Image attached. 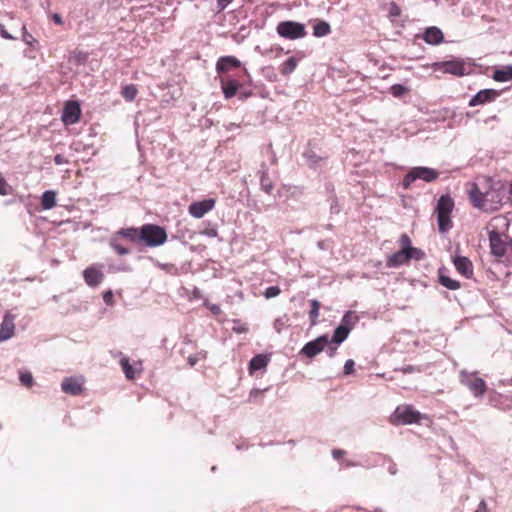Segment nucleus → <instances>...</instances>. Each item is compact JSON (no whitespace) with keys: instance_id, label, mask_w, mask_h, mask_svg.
Segmentation results:
<instances>
[{"instance_id":"nucleus-30","label":"nucleus","mask_w":512,"mask_h":512,"mask_svg":"<svg viewBox=\"0 0 512 512\" xmlns=\"http://www.w3.org/2000/svg\"><path fill=\"white\" fill-rule=\"evenodd\" d=\"M119 239L120 238L118 236L113 234L108 242L110 248L120 256L128 255L130 253V249L122 245Z\"/></svg>"},{"instance_id":"nucleus-22","label":"nucleus","mask_w":512,"mask_h":512,"mask_svg":"<svg viewBox=\"0 0 512 512\" xmlns=\"http://www.w3.org/2000/svg\"><path fill=\"white\" fill-rule=\"evenodd\" d=\"M422 39L429 45H439L444 41V35L438 27L431 26L423 32Z\"/></svg>"},{"instance_id":"nucleus-48","label":"nucleus","mask_w":512,"mask_h":512,"mask_svg":"<svg viewBox=\"0 0 512 512\" xmlns=\"http://www.w3.org/2000/svg\"><path fill=\"white\" fill-rule=\"evenodd\" d=\"M355 362L352 359H348L344 364V374L350 375L354 371Z\"/></svg>"},{"instance_id":"nucleus-14","label":"nucleus","mask_w":512,"mask_h":512,"mask_svg":"<svg viewBox=\"0 0 512 512\" xmlns=\"http://www.w3.org/2000/svg\"><path fill=\"white\" fill-rule=\"evenodd\" d=\"M500 95V92L495 89H483L477 92L469 101L468 105L470 107H475L478 105H483L486 103H490L494 101L498 96Z\"/></svg>"},{"instance_id":"nucleus-36","label":"nucleus","mask_w":512,"mask_h":512,"mask_svg":"<svg viewBox=\"0 0 512 512\" xmlns=\"http://www.w3.org/2000/svg\"><path fill=\"white\" fill-rule=\"evenodd\" d=\"M439 282L442 286L446 287L449 290H457L460 288V283L457 280H454L446 275L439 276Z\"/></svg>"},{"instance_id":"nucleus-11","label":"nucleus","mask_w":512,"mask_h":512,"mask_svg":"<svg viewBox=\"0 0 512 512\" xmlns=\"http://www.w3.org/2000/svg\"><path fill=\"white\" fill-rule=\"evenodd\" d=\"M81 116L80 104L77 101H69L66 103L62 113V121L65 125H73L77 123Z\"/></svg>"},{"instance_id":"nucleus-21","label":"nucleus","mask_w":512,"mask_h":512,"mask_svg":"<svg viewBox=\"0 0 512 512\" xmlns=\"http://www.w3.org/2000/svg\"><path fill=\"white\" fill-rule=\"evenodd\" d=\"M195 232L189 229L186 225L178 222L176 225L175 233L172 235V239L181 242L183 245L188 244L195 236Z\"/></svg>"},{"instance_id":"nucleus-18","label":"nucleus","mask_w":512,"mask_h":512,"mask_svg":"<svg viewBox=\"0 0 512 512\" xmlns=\"http://www.w3.org/2000/svg\"><path fill=\"white\" fill-rule=\"evenodd\" d=\"M61 389L66 394L78 396L83 392V382L75 377H66L61 383Z\"/></svg>"},{"instance_id":"nucleus-50","label":"nucleus","mask_w":512,"mask_h":512,"mask_svg":"<svg viewBox=\"0 0 512 512\" xmlns=\"http://www.w3.org/2000/svg\"><path fill=\"white\" fill-rule=\"evenodd\" d=\"M103 301L107 305H113V303H114V295H113V292L111 290H108V291L103 293Z\"/></svg>"},{"instance_id":"nucleus-6","label":"nucleus","mask_w":512,"mask_h":512,"mask_svg":"<svg viewBox=\"0 0 512 512\" xmlns=\"http://www.w3.org/2000/svg\"><path fill=\"white\" fill-rule=\"evenodd\" d=\"M350 318V312H347L343 319L342 324H340L334 331V334L331 340L328 339L326 335H322V351L328 348L329 356H333L334 350L330 347L331 344H335L336 346L340 345L349 335L350 328L345 324L348 322Z\"/></svg>"},{"instance_id":"nucleus-26","label":"nucleus","mask_w":512,"mask_h":512,"mask_svg":"<svg viewBox=\"0 0 512 512\" xmlns=\"http://www.w3.org/2000/svg\"><path fill=\"white\" fill-rule=\"evenodd\" d=\"M320 353V336L314 340L306 343L300 350V356H306L307 358H313Z\"/></svg>"},{"instance_id":"nucleus-12","label":"nucleus","mask_w":512,"mask_h":512,"mask_svg":"<svg viewBox=\"0 0 512 512\" xmlns=\"http://www.w3.org/2000/svg\"><path fill=\"white\" fill-rule=\"evenodd\" d=\"M21 40L26 44L27 49L25 50V55L31 59L35 58V55H32V52H39L41 50V45L38 39H36L30 32H28L26 24L21 25Z\"/></svg>"},{"instance_id":"nucleus-37","label":"nucleus","mask_w":512,"mask_h":512,"mask_svg":"<svg viewBox=\"0 0 512 512\" xmlns=\"http://www.w3.org/2000/svg\"><path fill=\"white\" fill-rule=\"evenodd\" d=\"M288 326L289 317L286 314L276 318L273 322V328L278 334H280L283 331V329L287 328Z\"/></svg>"},{"instance_id":"nucleus-28","label":"nucleus","mask_w":512,"mask_h":512,"mask_svg":"<svg viewBox=\"0 0 512 512\" xmlns=\"http://www.w3.org/2000/svg\"><path fill=\"white\" fill-rule=\"evenodd\" d=\"M408 261L409 260H408L407 251L400 249L399 251L395 252L387 259V266L390 268H395V267L404 265Z\"/></svg>"},{"instance_id":"nucleus-17","label":"nucleus","mask_w":512,"mask_h":512,"mask_svg":"<svg viewBox=\"0 0 512 512\" xmlns=\"http://www.w3.org/2000/svg\"><path fill=\"white\" fill-rule=\"evenodd\" d=\"M240 67V60L237 57L231 55L221 56L216 62V71L218 74L227 73Z\"/></svg>"},{"instance_id":"nucleus-10","label":"nucleus","mask_w":512,"mask_h":512,"mask_svg":"<svg viewBox=\"0 0 512 512\" xmlns=\"http://www.w3.org/2000/svg\"><path fill=\"white\" fill-rule=\"evenodd\" d=\"M83 278L85 283L92 288H95L100 285L104 278V273L102 272V265L93 264L88 266L83 271Z\"/></svg>"},{"instance_id":"nucleus-13","label":"nucleus","mask_w":512,"mask_h":512,"mask_svg":"<svg viewBox=\"0 0 512 512\" xmlns=\"http://www.w3.org/2000/svg\"><path fill=\"white\" fill-rule=\"evenodd\" d=\"M215 199L209 198L201 201L193 202L189 205V213L195 218H202L207 212L211 211L215 206Z\"/></svg>"},{"instance_id":"nucleus-4","label":"nucleus","mask_w":512,"mask_h":512,"mask_svg":"<svg viewBox=\"0 0 512 512\" xmlns=\"http://www.w3.org/2000/svg\"><path fill=\"white\" fill-rule=\"evenodd\" d=\"M460 383L467 387L476 398L483 397L487 389L486 382L477 376V372L462 370L460 372Z\"/></svg>"},{"instance_id":"nucleus-53","label":"nucleus","mask_w":512,"mask_h":512,"mask_svg":"<svg viewBox=\"0 0 512 512\" xmlns=\"http://www.w3.org/2000/svg\"><path fill=\"white\" fill-rule=\"evenodd\" d=\"M344 455H346V451L345 450H342V449H334V450H332V456L336 460L340 459Z\"/></svg>"},{"instance_id":"nucleus-24","label":"nucleus","mask_w":512,"mask_h":512,"mask_svg":"<svg viewBox=\"0 0 512 512\" xmlns=\"http://www.w3.org/2000/svg\"><path fill=\"white\" fill-rule=\"evenodd\" d=\"M317 149L316 141H310L303 153L306 164L311 168H315L320 160V157L317 154Z\"/></svg>"},{"instance_id":"nucleus-16","label":"nucleus","mask_w":512,"mask_h":512,"mask_svg":"<svg viewBox=\"0 0 512 512\" xmlns=\"http://www.w3.org/2000/svg\"><path fill=\"white\" fill-rule=\"evenodd\" d=\"M433 67L435 70H442L445 73H449L455 76L464 75V65L461 61L458 60L437 62L433 64Z\"/></svg>"},{"instance_id":"nucleus-34","label":"nucleus","mask_w":512,"mask_h":512,"mask_svg":"<svg viewBox=\"0 0 512 512\" xmlns=\"http://www.w3.org/2000/svg\"><path fill=\"white\" fill-rule=\"evenodd\" d=\"M120 93H121V96L125 99V101L132 102L135 100V98L138 94V89L135 84H127L122 87Z\"/></svg>"},{"instance_id":"nucleus-47","label":"nucleus","mask_w":512,"mask_h":512,"mask_svg":"<svg viewBox=\"0 0 512 512\" xmlns=\"http://www.w3.org/2000/svg\"><path fill=\"white\" fill-rule=\"evenodd\" d=\"M0 35H1L2 38L7 39V40H16V39H18V37L13 36L12 34H10L7 31L5 25L2 24V23H0Z\"/></svg>"},{"instance_id":"nucleus-52","label":"nucleus","mask_w":512,"mask_h":512,"mask_svg":"<svg viewBox=\"0 0 512 512\" xmlns=\"http://www.w3.org/2000/svg\"><path fill=\"white\" fill-rule=\"evenodd\" d=\"M233 0H216L218 11H223Z\"/></svg>"},{"instance_id":"nucleus-33","label":"nucleus","mask_w":512,"mask_h":512,"mask_svg":"<svg viewBox=\"0 0 512 512\" xmlns=\"http://www.w3.org/2000/svg\"><path fill=\"white\" fill-rule=\"evenodd\" d=\"M297 64H298V60L295 58V57H289L288 59H286L285 61H283L279 67V72L284 75V76H287L289 74H291L297 67Z\"/></svg>"},{"instance_id":"nucleus-51","label":"nucleus","mask_w":512,"mask_h":512,"mask_svg":"<svg viewBox=\"0 0 512 512\" xmlns=\"http://www.w3.org/2000/svg\"><path fill=\"white\" fill-rule=\"evenodd\" d=\"M53 160L56 165H63L69 162L63 154H56Z\"/></svg>"},{"instance_id":"nucleus-63","label":"nucleus","mask_w":512,"mask_h":512,"mask_svg":"<svg viewBox=\"0 0 512 512\" xmlns=\"http://www.w3.org/2000/svg\"><path fill=\"white\" fill-rule=\"evenodd\" d=\"M343 465H344L345 467H354V466H356V464H355L354 462L349 461V460H345V461H343Z\"/></svg>"},{"instance_id":"nucleus-46","label":"nucleus","mask_w":512,"mask_h":512,"mask_svg":"<svg viewBox=\"0 0 512 512\" xmlns=\"http://www.w3.org/2000/svg\"><path fill=\"white\" fill-rule=\"evenodd\" d=\"M400 14H401L400 7L395 2H391L389 5V16L391 18H396V17L400 16Z\"/></svg>"},{"instance_id":"nucleus-31","label":"nucleus","mask_w":512,"mask_h":512,"mask_svg":"<svg viewBox=\"0 0 512 512\" xmlns=\"http://www.w3.org/2000/svg\"><path fill=\"white\" fill-rule=\"evenodd\" d=\"M147 259L158 269L164 271L167 274L176 275L178 273V268L176 265L172 263H161L157 259L152 256H148Z\"/></svg>"},{"instance_id":"nucleus-20","label":"nucleus","mask_w":512,"mask_h":512,"mask_svg":"<svg viewBox=\"0 0 512 512\" xmlns=\"http://www.w3.org/2000/svg\"><path fill=\"white\" fill-rule=\"evenodd\" d=\"M456 270L465 278H471L473 276V264L464 256H456L453 259Z\"/></svg>"},{"instance_id":"nucleus-3","label":"nucleus","mask_w":512,"mask_h":512,"mask_svg":"<svg viewBox=\"0 0 512 512\" xmlns=\"http://www.w3.org/2000/svg\"><path fill=\"white\" fill-rule=\"evenodd\" d=\"M454 208V201L449 195H442L437 201L436 213L439 232L444 234L452 228L450 215Z\"/></svg>"},{"instance_id":"nucleus-7","label":"nucleus","mask_w":512,"mask_h":512,"mask_svg":"<svg viewBox=\"0 0 512 512\" xmlns=\"http://www.w3.org/2000/svg\"><path fill=\"white\" fill-rule=\"evenodd\" d=\"M422 415L412 406H399L395 409L393 414L390 416V421L394 425H406L412 423H418Z\"/></svg>"},{"instance_id":"nucleus-1","label":"nucleus","mask_w":512,"mask_h":512,"mask_svg":"<svg viewBox=\"0 0 512 512\" xmlns=\"http://www.w3.org/2000/svg\"><path fill=\"white\" fill-rule=\"evenodd\" d=\"M468 194L473 206L486 213L498 211L502 206V195L497 189L489 188L482 191L474 183L468 189Z\"/></svg>"},{"instance_id":"nucleus-15","label":"nucleus","mask_w":512,"mask_h":512,"mask_svg":"<svg viewBox=\"0 0 512 512\" xmlns=\"http://www.w3.org/2000/svg\"><path fill=\"white\" fill-rule=\"evenodd\" d=\"M15 315L7 311L0 325V342L9 340L15 332Z\"/></svg>"},{"instance_id":"nucleus-42","label":"nucleus","mask_w":512,"mask_h":512,"mask_svg":"<svg viewBox=\"0 0 512 512\" xmlns=\"http://www.w3.org/2000/svg\"><path fill=\"white\" fill-rule=\"evenodd\" d=\"M19 380L26 387H31L34 382L33 376L29 371L20 373Z\"/></svg>"},{"instance_id":"nucleus-64","label":"nucleus","mask_w":512,"mask_h":512,"mask_svg":"<svg viewBox=\"0 0 512 512\" xmlns=\"http://www.w3.org/2000/svg\"><path fill=\"white\" fill-rule=\"evenodd\" d=\"M196 356L199 357V359H205L206 356H207V352L206 351H200L196 354Z\"/></svg>"},{"instance_id":"nucleus-25","label":"nucleus","mask_w":512,"mask_h":512,"mask_svg":"<svg viewBox=\"0 0 512 512\" xmlns=\"http://www.w3.org/2000/svg\"><path fill=\"white\" fill-rule=\"evenodd\" d=\"M259 177L261 189L265 193L271 194L274 189V182L272 177L270 178L268 168L264 163L261 165V168L259 170Z\"/></svg>"},{"instance_id":"nucleus-2","label":"nucleus","mask_w":512,"mask_h":512,"mask_svg":"<svg viewBox=\"0 0 512 512\" xmlns=\"http://www.w3.org/2000/svg\"><path fill=\"white\" fill-rule=\"evenodd\" d=\"M167 232L164 227L156 224L147 223L141 226L140 248H156L166 243Z\"/></svg>"},{"instance_id":"nucleus-43","label":"nucleus","mask_w":512,"mask_h":512,"mask_svg":"<svg viewBox=\"0 0 512 512\" xmlns=\"http://www.w3.org/2000/svg\"><path fill=\"white\" fill-rule=\"evenodd\" d=\"M281 290L278 286H269L264 291V296L267 299L274 298L280 294Z\"/></svg>"},{"instance_id":"nucleus-58","label":"nucleus","mask_w":512,"mask_h":512,"mask_svg":"<svg viewBox=\"0 0 512 512\" xmlns=\"http://www.w3.org/2000/svg\"><path fill=\"white\" fill-rule=\"evenodd\" d=\"M330 209H331V213H336L337 214L340 211V207H339L338 203L334 199H332V201H331Z\"/></svg>"},{"instance_id":"nucleus-27","label":"nucleus","mask_w":512,"mask_h":512,"mask_svg":"<svg viewBox=\"0 0 512 512\" xmlns=\"http://www.w3.org/2000/svg\"><path fill=\"white\" fill-rule=\"evenodd\" d=\"M269 361H270V357L266 354H258L256 356H254L249 362L248 369H249L250 374H252L255 371H259V370L266 368Z\"/></svg>"},{"instance_id":"nucleus-5","label":"nucleus","mask_w":512,"mask_h":512,"mask_svg":"<svg viewBox=\"0 0 512 512\" xmlns=\"http://www.w3.org/2000/svg\"><path fill=\"white\" fill-rule=\"evenodd\" d=\"M439 177L437 170L429 167L418 166L412 168L403 178L402 185L405 189L409 188L410 185L416 180H423L425 182H433Z\"/></svg>"},{"instance_id":"nucleus-8","label":"nucleus","mask_w":512,"mask_h":512,"mask_svg":"<svg viewBox=\"0 0 512 512\" xmlns=\"http://www.w3.org/2000/svg\"><path fill=\"white\" fill-rule=\"evenodd\" d=\"M245 78L248 82H251L250 74L246 68L243 69L242 75H239L238 79L231 76L221 78L220 83L224 97L231 99L236 96L238 90L242 87V83L245 82Z\"/></svg>"},{"instance_id":"nucleus-23","label":"nucleus","mask_w":512,"mask_h":512,"mask_svg":"<svg viewBox=\"0 0 512 512\" xmlns=\"http://www.w3.org/2000/svg\"><path fill=\"white\" fill-rule=\"evenodd\" d=\"M114 234L119 238H123L131 243H138L140 245L141 227L121 228Z\"/></svg>"},{"instance_id":"nucleus-39","label":"nucleus","mask_w":512,"mask_h":512,"mask_svg":"<svg viewBox=\"0 0 512 512\" xmlns=\"http://www.w3.org/2000/svg\"><path fill=\"white\" fill-rule=\"evenodd\" d=\"M409 91V89L402 85V84H394L391 86L390 88V93L394 96V97H402L403 95H405L407 92Z\"/></svg>"},{"instance_id":"nucleus-62","label":"nucleus","mask_w":512,"mask_h":512,"mask_svg":"<svg viewBox=\"0 0 512 512\" xmlns=\"http://www.w3.org/2000/svg\"><path fill=\"white\" fill-rule=\"evenodd\" d=\"M261 393H262V391H261V390H259V389H253V390H251V392H250V396H249L250 400H251V399H253V398H256V397H257L258 395H260Z\"/></svg>"},{"instance_id":"nucleus-35","label":"nucleus","mask_w":512,"mask_h":512,"mask_svg":"<svg viewBox=\"0 0 512 512\" xmlns=\"http://www.w3.org/2000/svg\"><path fill=\"white\" fill-rule=\"evenodd\" d=\"M120 365L122 367V370L125 374V377L129 380H132L135 378L136 376V372L133 368V366L130 364V361L128 359V357L126 356H123L121 359H120Z\"/></svg>"},{"instance_id":"nucleus-9","label":"nucleus","mask_w":512,"mask_h":512,"mask_svg":"<svg viewBox=\"0 0 512 512\" xmlns=\"http://www.w3.org/2000/svg\"><path fill=\"white\" fill-rule=\"evenodd\" d=\"M277 33L287 39H298L306 35L305 26L294 21H282L276 27Z\"/></svg>"},{"instance_id":"nucleus-61","label":"nucleus","mask_w":512,"mask_h":512,"mask_svg":"<svg viewBox=\"0 0 512 512\" xmlns=\"http://www.w3.org/2000/svg\"><path fill=\"white\" fill-rule=\"evenodd\" d=\"M388 471L391 475H395L397 473L396 464L391 462L390 466L388 467Z\"/></svg>"},{"instance_id":"nucleus-49","label":"nucleus","mask_w":512,"mask_h":512,"mask_svg":"<svg viewBox=\"0 0 512 512\" xmlns=\"http://www.w3.org/2000/svg\"><path fill=\"white\" fill-rule=\"evenodd\" d=\"M205 306L211 311L213 315L218 316L222 312L219 304L205 303Z\"/></svg>"},{"instance_id":"nucleus-54","label":"nucleus","mask_w":512,"mask_h":512,"mask_svg":"<svg viewBox=\"0 0 512 512\" xmlns=\"http://www.w3.org/2000/svg\"><path fill=\"white\" fill-rule=\"evenodd\" d=\"M51 19L53 20V22L56 24V25H62L64 22H63V18L61 17V15H59L58 13H53L51 15Z\"/></svg>"},{"instance_id":"nucleus-32","label":"nucleus","mask_w":512,"mask_h":512,"mask_svg":"<svg viewBox=\"0 0 512 512\" xmlns=\"http://www.w3.org/2000/svg\"><path fill=\"white\" fill-rule=\"evenodd\" d=\"M493 79L498 82H507L512 80V65L495 70Z\"/></svg>"},{"instance_id":"nucleus-38","label":"nucleus","mask_w":512,"mask_h":512,"mask_svg":"<svg viewBox=\"0 0 512 512\" xmlns=\"http://www.w3.org/2000/svg\"><path fill=\"white\" fill-rule=\"evenodd\" d=\"M319 307H320V303L318 302V300L314 299L311 301V310L309 312L311 325L317 324Z\"/></svg>"},{"instance_id":"nucleus-56","label":"nucleus","mask_w":512,"mask_h":512,"mask_svg":"<svg viewBox=\"0 0 512 512\" xmlns=\"http://www.w3.org/2000/svg\"><path fill=\"white\" fill-rule=\"evenodd\" d=\"M188 361V364L190 367H193L197 364V362L199 361V357L196 356V355H190L187 359Z\"/></svg>"},{"instance_id":"nucleus-45","label":"nucleus","mask_w":512,"mask_h":512,"mask_svg":"<svg viewBox=\"0 0 512 512\" xmlns=\"http://www.w3.org/2000/svg\"><path fill=\"white\" fill-rule=\"evenodd\" d=\"M232 330L237 334H241L246 333L248 328L240 320H234Z\"/></svg>"},{"instance_id":"nucleus-40","label":"nucleus","mask_w":512,"mask_h":512,"mask_svg":"<svg viewBox=\"0 0 512 512\" xmlns=\"http://www.w3.org/2000/svg\"><path fill=\"white\" fill-rule=\"evenodd\" d=\"M200 235L207 236L209 238L218 237V229L214 224H208L206 228L199 232Z\"/></svg>"},{"instance_id":"nucleus-60","label":"nucleus","mask_w":512,"mask_h":512,"mask_svg":"<svg viewBox=\"0 0 512 512\" xmlns=\"http://www.w3.org/2000/svg\"><path fill=\"white\" fill-rule=\"evenodd\" d=\"M487 511V504L484 500H482L479 503L478 509L475 512H486Z\"/></svg>"},{"instance_id":"nucleus-44","label":"nucleus","mask_w":512,"mask_h":512,"mask_svg":"<svg viewBox=\"0 0 512 512\" xmlns=\"http://www.w3.org/2000/svg\"><path fill=\"white\" fill-rule=\"evenodd\" d=\"M399 244L401 246V250L407 251L412 246L411 239L407 234H402L399 238Z\"/></svg>"},{"instance_id":"nucleus-55","label":"nucleus","mask_w":512,"mask_h":512,"mask_svg":"<svg viewBox=\"0 0 512 512\" xmlns=\"http://www.w3.org/2000/svg\"><path fill=\"white\" fill-rule=\"evenodd\" d=\"M252 91L251 90H242L239 92V99L240 100H245L247 98H249L250 96H252Z\"/></svg>"},{"instance_id":"nucleus-41","label":"nucleus","mask_w":512,"mask_h":512,"mask_svg":"<svg viewBox=\"0 0 512 512\" xmlns=\"http://www.w3.org/2000/svg\"><path fill=\"white\" fill-rule=\"evenodd\" d=\"M407 255H408V260H410V259L422 260L425 257V253L421 249L413 247V246H411L408 249Z\"/></svg>"},{"instance_id":"nucleus-59","label":"nucleus","mask_w":512,"mask_h":512,"mask_svg":"<svg viewBox=\"0 0 512 512\" xmlns=\"http://www.w3.org/2000/svg\"><path fill=\"white\" fill-rule=\"evenodd\" d=\"M330 33V25L329 23L322 21V36Z\"/></svg>"},{"instance_id":"nucleus-57","label":"nucleus","mask_w":512,"mask_h":512,"mask_svg":"<svg viewBox=\"0 0 512 512\" xmlns=\"http://www.w3.org/2000/svg\"><path fill=\"white\" fill-rule=\"evenodd\" d=\"M320 32H321L320 21H315V23L313 25V35L316 37H320Z\"/></svg>"},{"instance_id":"nucleus-29","label":"nucleus","mask_w":512,"mask_h":512,"mask_svg":"<svg viewBox=\"0 0 512 512\" xmlns=\"http://www.w3.org/2000/svg\"><path fill=\"white\" fill-rule=\"evenodd\" d=\"M41 206L44 210H50L56 206V192L46 190L41 196Z\"/></svg>"},{"instance_id":"nucleus-19","label":"nucleus","mask_w":512,"mask_h":512,"mask_svg":"<svg viewBox=\"0 0 512 512\" xmlns=\"http://www.w3.org/2000/svg\"><path fill=\"white\" fill-rule=\"evenodd\" d=\"M489 242L491 253L496 257H502L506 253V244L502 240L501 236L496 231H491L489 233Z\"/></svg>"}]
</instances>
